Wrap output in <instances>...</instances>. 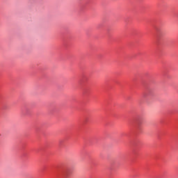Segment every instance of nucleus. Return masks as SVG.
Returning <instances> with one entry per match:
<instances>
[{"instance_id": "nucleus-3", "label": "nucleus", "mask_w": 178, "mask_h": 178, "mask_svg": "<svg viewBox=\"0 0 178 178\" xmlns=\"http://www.w3.org/2000/svg\"><path fill=\"white\" fill-rule=\"evenodd\" d=\"M90 92V88H85L83 89V93L86 95V94H88Z\"/></svg>"}, {"instance_id": "nucleus-2", "label": "nucleus", "mask_w": 178, "mask_h": 178, "mask_svg": "<svg viewBox=\"0 0 178 178\" xmlns=\"http://www.w3.org/2000/svg\"><path fill=\"white\" fill-rule=\"evenodd\" d=\"M87 80H88V78L86 76H83L81 80L79 81L80 84H84V83L87 82Z\"/></svg>"}, {"instance_id": "nucleus-4", "label": "nucleus", "mask_w": 178, "mask_h": 178, "mask_svg": "<svg viewBox=\"0 0 178 178\" xmlns=\"http://www.w3.org/2000/svg\"><path fill=\"white\" fill-rule=\"evenodd\" d=\"M145 97H147V92H145V93H143V98H145Z\"/></svg>"}, {"instance_id": "nucleus-1", "label": "nucleus", "mask_w": 178, "mask_h": 178, "mask_svg": "<svg viewBox=\"0 0 178 178\" xmlns=\"http://www.w3.org/2000/svg\"><path fill=\"white\" fill-rule=\"evenodd\" d=\"M72 173H73V171L70 168H67L63 171V176L64 177H69Z\"/></svg>"}]
</instances>
